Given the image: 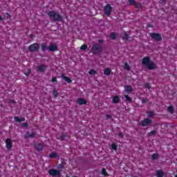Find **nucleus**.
I'll return each mask as SVG.
<instances>
[{"label": "nucleus", "instance_id": "f8f14e48", "mask_svg": "<svg viewBox=\"0 0 177 177\" xmlns=\"http://www.w3.org/2000/svg\"><path fill=\"white\" fill-rule=\"evenodd\" d=\"M77 103L80 106H82V104H86V100H85L84 98H78Z\"/></svg>", "mask_w": 177, "mask_h": 177}, {"label": "nucleus", "instance_id": "a19ab883", "mask_svg": "<svg viewBox=\"0 0 177 177\" xmlns=\"http://www.w3.org/2000/svg\"><path fill=\"white\" fill-rule=\"evenodd\" d=\"M106 120H110V118H111V116L110 115H106Z\"/></svg>", "mask_w": 177, "mask_h": 177}, {"label": "nucleus", "instance_id": "0eeeda50", "mask_svg": "<svg viewBox=\"0 0 177 177\" xmlns=\"http://www.w3.org/2000/svg\"><path fill=\"white\" fill-rule=\"evenodd\" d=\"M150 37L152 38V39H154L155 41H161V39H162L161 38V35H160V34L158 33L152 32L150 34Z\"/></svg>", "mask_w": 177, "mask_h": 177}, {"label": "nucleus", "instance_id": "9d476101", "mask_svg": "<svg viewBox=\"0 0 177 177\" xmlns=\"http://www.w3.org/2000/svg\"><path fill=\"white\" fill-rule=\"evenodd\" d=\"M47 67L48 66L46 65H39L37 67V71H39L40 73H44V71H45V70H46Z\"/></svg>", "mask_w": 177, "mask_h": 177}, {"label": "nucleus", "instance_id": "412c9836", "mask_svg": "<svg viewBox=\"0 0 177 177\" xmlns=\"http://www.w3.org/2000/svg\"><path fill=\"white\" fill-rule=\"evenodd\" d=\"M124 97L126 99L127 102H129V103H131V102H132V98L130 97L128 95L125 94L124 95Z\"/></svg>", "mask_w": 177, "mask_h": 177}, {"label": "nucleus", "instance_id": "4be33fe9", "mask_svg": "<svg viewBox=\"0 0 177 177\" xmlns=\"http://www.w3.org/2000/svg\"><path fill=\"white\" fill-rule=\"evenodd\" d=\"M46 49H48V45L46 44H41V50L43 52H45V50H46Z\"/></svg>", "mask_w": 177, "mask_h": 177}, {"label": "nucleus", "instance_id": "393cba45", "mask_svg": "<svg viewBox=\"0 0 177 177\" xmlns=\"http://www.w3.org/2000/svg\"><path fill=\"white\" fill-rule=\"evenodd\" d=\"M50 158H56L57 157V153L53 152L49 156Z\"/></svg>", "mask_w": 177, "mask_h": 177}, {"label": "nucleus", "instance_id": "f704fd0d", "mask_svg": "<svg viewBox=\"0 0 177 177\" xmlns=\"http://www.w3.org/2000/svg\"><path fill=\"white\" fill-rule=\"evenodd\" d=\"M118 136H119V138H124V134H122V132H119Z\"/></svg>", "mask_w": 177, "mask_h": 177}, {"label": "nucleus", "instance_id": "bb28decb", "mask_svg": "<svg viewBox=\"0 0 177 177\" xmlns=\"http://www.w3.org/2000/svg\"><path fill=\"white\" fill-rule=\"evenodd\" d=\"M152 160H157L158 158V153H153L151 156Z\"/></svg>", "mask_w": 177, "mask_h": 177}, {"label": "nucleus", "instance_id": "2eb2a0df", "mask_svg": "<svg viewBox=\"0 0 177 177\" xmlns=\"http://www.w3.org/2000/svg\"><path fill=\"white\" fill-rule=\"evenodd\" d=\"M104 75H110L111 74V69L109 68H105L104 71Z\"/></svg>", "mask_w": 177, "mask_h": 177}, {"label": "nucleus", "instance_id": "c756f323", "mask_svg": "<svg viewBox=\"0 0 177 177\" xmlns=\"http://www.w3.org/2000/svg\"><path fill=\"white\" fill-rule=\"evenodd\" d=\"M123 39H126L127 41L129 40V37H128V33H127V32H124V35L123 37Z\"/></svg>", "mask_w": 177, "mask_h": 177}, {"label": "nucleus", "instance_id": "c03bdc74", "mask_svg": "<svg viewBox=\"0 0 177 177\" xmlns=\"http://www.w3.org/2000/svg\"><path fill=\"white\" fill-rule=\"evenodd\" d=\"M146 102H147V99H143L142 101V103H146Z\"/></svg>", "mask_w": 177, "mask_h": 177}, {"label": "nucleus", "instance_id": "de8ad7c7", "mask_svg": "<svg viewBox=\"0 0 177 177\" xmlns=\"http://www.w3.org/2000/svg\"><path fill=\"white\" fill-rule=\"evenodd\" d=\"M136 6H137V8H139V6H142V4L139 3Z\"/></svg>", "mask_w": 177, "mask_h": 177}, {"label": "nucleus", "instance_id": "09e8293b", "mask_svg": "<svg viewBox=\"0 0 177 177\" xmlns=\"http://www.w3.org/2000/svg\"><path fill=\"white\" fill-rule=\"evenodd\" d=\"M28 72L29 74H30L31 70L28 69Z\"/></svg>", "mask_w": 177, "mask_h": 177}, {"label": "nucleus", "instance_id": "cd10ccee", "mask_svg": "<svg viewBox=\"0 0 177 177\" xmlns=\"http://www.w3.org/2000/svg\"><path fill=\"white\" fill-rule=\"evenodd\" d=\"M53 95L54 97H57V96H59V93H57V91L53 90Z\"/></svg>", "mask_w": 177, "mask_h": 177}, {"label": "nucleus", "instance_id": "f257e3e1", "mask_svg": "<svg viewBox=\"0 0 177 177\" xmlns=\"http://www.w3.org/2000/svg\"><path fill=\"white\" fill-rule=\"evenodd\" d=\"M142 64L147 68V70H155V68H157V66L154 62L151 60H150V58L149 57H144L142 60Z\"/></svg>", "mask_w": 177, "mask_h": 177}, {"label": "nucleus", "instance_id": "9b49d317", "mask_svg": "<svg viewBox=\"0 0 177 177\" xmlns=\"http://www.w3.org/2000/svg\"><path fill=\"white\" fill-rule=\"evenodd\" d=\"M48 49L50 50V52H55L57 50V46H56V44H50Z\"/></svg>", "mask_w": 177, "mask_h": 177}, {"label": "nucleus", "instance_id": "7c9ffc66", "mask_svg": "<svg viewBox=\"0 0 177 177\" xmlns=\"http://www.w3.org/2000/svg\"><path fill=\"white\" fill-rule=\"evenodd\" d=\"M80 49L82 50H86V49H88V46H86V44H84L82 45L81 47H80Z\"/></svg>", "mask_w": 177, "mask_h": 177}, {"label": "nucleus", "instance_id": "a878e982", "mask_svg": "<svg viewBox=\"0 0 177 177\" xmlns=\"http://www.w3.org/2000/svg\"><path fill=\"white\" fill-rule=\"evenodd\" d=\"M147 117H153V116H154V112H153V111H148V112H147Z\"/></svg>", "mask_w": 177, "mask_h": 177}, {"label": "nucleus", "instance_id": "4c0bfd02", "mask_svg": "<svg viewBox=\"0 0 177 177\" xmlns=\"http://www.w3.org/2000/svg\"><path fill=\"white\" fill-rule=\"evenodd\" d=\"M52 82H57V79L56 77H53Z\"/></svg>", "mask_w": 177, "mask_h": 177}, {"label": "nucleus", "instance_id": "4468645a", "mask_svg": "<svg viewBox=\"0 0 177 177\" xmlns=\"http://www.w3.org/2000/svg\"><path fill=\"white\" fill-rule=\"evenodd\" d=\"M35 149L38 151H41L44 150V145L42 144H37L35 145Z\"/></svg>", "mask_w": 177, "mask_h": 177}, {"label": "nucleus", "instance_id": "20e7f679", "mask_svg": "<svg viewBox=\"0 0 177 177\" xmlns=\"http://www.w3.org/2000/svg\"><path fill=\"white\" fill-rule=\"evenodd\" d=\"M113 10V8L110 4H107L104 7V15L107 16L108 17H110V15Z\"/></svg>", "mask_w": 177, "mask_h": 177}, {"label": "nucleus", "instance_id": "7ed1b4c3", "mask_svg": "<svg viewBox=\"0 0 177 177\" xmlns=\"http://www.w3.org/2000/svg\"><path fill=\"white\" fill-rule=\"evenodd\" d=\"M102 50H103V47L101 45L97 44H94L91 47V52L93 53V55H97L99 53H102Z\"/></svg>", "mask_w": 177, "mask_h": 177}, {"label": "nucleus", "instance_id": "ddd939ff", "mask_svg": "<svg viewBox=\"0 0 177 177\" xmlns=\"http://www.w3.org/2000/svg\"><path fill=\"white\" fill-rule=\"evenodd\" d=\"M133 88L132 86H124V92H126V93H131V92H132Z\"/></svg>", "mask_w": 177, "mask_h": 177}, {"label": "nucleus", "instance_id": "3c124183", "mask_svg": "<svg viewBox=\"0 0 177 177\" xmlns=\"http://www.w3.org/2000/svg\"><path fill=\"white\" fill-rule=\"evenodd\" d=\"M25 75H28V74L25 73Z\"/></svg>", "mask_w": 177, "mask_h": 177}, {"label": "nucleus", "instance_id": "2f4dec72", "mask_svg": "<svg viewBox=\"0 0 177 177\" xmlns=\"http://www.w3.org/2000/svg\"><path fill=\"white\" fill-rule=\"evenodd\" d=\"M102 175H104V176H107L109 174H107V171H106V169H102Z\"/></svg>", "mask_w": 177, "mask_h": 177}, {"label": "nucleus", "instance_id": "aec40b11", "mask_svg": "<svg viewBox=\"0 0 177 177\" xmlns=\"http://www.w3.org/2000/svg\"><path fill=\"white\" fill-rule=\"evenodd\" d=\"M120 102V97L118 96H115L113 97V103L117 104Z\"/></svg>", "mask_w": 177, "mask_h": 177}, {"label": "nucleus", "instance_id": "79ce46f5", "mask_svg": "<svg viewBox=\"0 0 177 177\" xmlns=\"http://www.w3.org/2000/svg\"><path fill=\"white\" fill-rule=\"evenodd\" d=\"M65 136H66V135L61 136V140H64V137Z\"/></svg>", "mask_w": 177, "mask_h": 177}, {"label": "nucleus", "instance_id": "473e14b6", "mask_svg": "<svg viewBox=\"0 0 177 177\" xmlns=\"http://www.w3.org/2000/svg\"><path fill=\"white\" fill-rule=\"evenodd\" d=\"M110 37L111 39H115V33L114 32L111 33Z\"/></svg>", "mask_w": 177, "mask_h": 177}, {"label": "nucleus", "instance_id": "dca6fc26", "mask_svg": "<svg viewBox=\"0 0 177 177\" xmlns=\"http://www.w3.org/2000/svg\"><path fill=\"white\" fill-rule=\"evenodd\" d=\"M14 118L15 121H16L17 122H21L23 121H26V119L24 118H19V117L15 116Z\"/></svg>", "mask_w": 177, "mask_h": 177}, {"label": "nucleus", "instance_id": "39448f33", "mask_svg": "<svg viewBox=\"0 0 177 177\" xmlns=\"http://www.w3.org/2000/svg\"><path fill=\"white\" fill-rule=\"evenodd\" d=\"M39 49V44H33L28 47L29 52H37Z\"/></svg>", "mask_w": 177, "mask_h": 177}, {"label": "nucleus", "instance_id": "ea45409f", "mask_svg": "<svg viewBox=\"0 0 177 177\" xmlns=\"http://www.w3.org/2000/svg\"><path fill=\"white\" fill-rule=\"evenodd\" d=\"M145 87H146V88H148L149 89H150V84H149V83H147V84H145Z\"/></svg>", "mask_w": 177, "mask_h": 177}, {"label": "nucleus", "instance_id": "8fccbe9b", "mask_svg": "<svg viewBox=\"0 0 177 177\" xmlns=\"http://www.w3.org/2000/svg\"><path fill=\"white\" fill-rule=\"evenodd\" d=\"M11 103H12L13 104H15V101H11Z\"/></svg>", "mask_w": 177, "mask_h": 177}, {"label": "nucleus", "instance_id": "1a4fd4ad", "mask_svg": "<svg viewBox=\"0 0 177 177\" xmlns=\"http://www.w3.org/2000/svg\"><path fill=\"white\" fill-rule=\"evenodd\" d=\"M151 122V120L149 118H145L141 122V125L142 127H147V125H150Z\"/></svg>", "mask_w": 177, "mask_h": 177}, {"label": "nucleus", "instance_id": "b1692460", "mask_svg": "<svg viewBox=\"0 0 177 177\" xmlns=\"http://www.w3.org/2000/svg\"><path fill=\"white\" fill-rule=\"evenodd\" d=\"M168 111H169V113H170L171 114H174V106H169L168 107Z\"/></svg>", "mask_w": 177, "mask_h": 177}, {"label": "nucleus", "instance_id": "37998d69", "mask_svg": "<svg viewBox=\"0 0 177 177\" xmlns=\"http://www.w3.org/2000/svg\"><path fill=\"white\" fill-rule=\"evenodd\" d=\"M99 44H103L104 42V40L100 39L98 40Z\"/></svg>", "mask_w": 177, "mask_h": 177}, {"label": "nucleus", "instance_id": "f3484780", "mask_svg": "<svg viewBox=\"0 0 177 177\" xmlns=\"http://www.w3.org/2000/svg\"><path fill=\"white\" fill-rule=\"evenodd\" d=\"M156 176L157 177H163L164 172L162 170H157L156 171Z\"/></svg>", "mask_w": 177, "mask_h": 177}, {"label": "nucleus", "instance_id": "c9c22d12", "mask_svg": "<svg viewBox=\"0 0 177 177\" xmlns=\"http://www.w3.org/2000/svg\"><path fill=\"white\" fill-rule=\"evenodd\" d=\"M156 133V131H151V132L149 133V135L150 136H153V135H154Z\"/></svg>", "mask_w": 177, "mask_h": 177}, {"label": "nucleus", "instance_id": "f03ea898", "mask_svg": "<svg viewBox=\"0 0 177 177\" xmlns=\"http://www.w3.org/2000/svg\"><path fill=\"white\" fill-rule=\"evenodd\" d=\"M48 16L51 19H53L54 21H62L63 17L59 15V13L55 11H50L48 12Z\"/></svg>", "mask_w": 177, "mask_h": 177}, {"label": "nucleus", "instance_id": "58836bf2", "mask_svg": "<svg viewBox=\"0 0 177 177\" xmlns=\"http://www.w3.org/2000/svg\"><path fill=\"white\" fill-rule=\"evenodd\" d=\"M5 15H7V17H6V19H10V13H6Z\"/></svg>", "mask_w": 177, "mask_h": 177}, {"label": "nucleus", "instance_id": "603ef678", "mask_svg": "<svg viewBox=\"0 0 177 177\" xmlns=\"http://www.w3.org/2000/svg\"><path fill=\"white\" fill-rule=\"evenodd\" d=\"M175 177H177V175H176Z\"/></svg>", "mask_w": 177, "mask_h": 177}, {"label": "nucleus", "instance_id": "72a5a7b5", "mask_svg": "<svg viewBox=\"0 0 177 177\" xmlns=\"http://www.w3.org/2000/svg\"><path fill=\"white\" fill-rule=\"evenodd\" d=\"M111 148L113 150H117V145H115V143L112 144Z\"/></svg>", "mask_w": 177, "mask_h": 177}, {"label": "nucleus", "instance_id": "5701e85b", "mask_svg": "<svg viewBox=\"0 0 177 177\" xmlns=\"http://www.w3.org/2000/svg\"><path fill=\"white\" fill-rule=\"evenodd\" d=\"M124 70H127V71H129L131 70V67L129 66V64L128 63H124Z\"/></svg>", "mask_w": 177, "mask_h": 177}, {"label": "nucleus", "instance_id": "a18cd8bd", "mask_svg": "<svg viewBox=\"0 0 177 177\" xmlns=\"http://www.w3.org/2000/svg\"><path fill=\"white\" fill-rule=\"evenodd\" d=\"M2 20H3V18L0 15V21H2Z\"/></svg>", "mask_w": 177, "mask_h": 177}, {"label": "nucleus", "instance_id": "a211bd4d", "mask_svg": "<svg viewBox=\"0 0 177 177\" xmlns=\"http://www.w3.org/2000/svg\"><path fill=\"white\" fill-rule=\"evenodd\" d=\"M62 78H63V80H64L66 82H71V79H70L67 76H64V75H61Z\"/></svg>", "mask_w": 177, "mask_h": 177}, {"label": "nucleus", "instance_id": "6e6552de", "mask_svg": "<svg viewBox=\"0 0 177 177\" xmlns=\"http://www.w3.org/2000/svg\"><path fill=\"white\" fill-rule=\"evenodd\" d=\"M13 145V142H12V140L10 138H7L6 140V147L8 150H10L12 149V146Z\"/></svg>", "mask_w": 177, "mask_h": 177}, {"label": "nucleus", "instance_id": "e433bc0d", "mask_svg": "<svg viewBox=\"0 0 177 177\" xmlns=\"http://www.w3.org/2000/svg\"><path fill=\"white\" fill-rule=\"evenodd\" d=\"M129 2L130 5H133V3H135V0H129Z\"/></svg>", "mask_w": 177, "mask_h": 177}, {"label": "nucleus", "instance_id": "49530a36", "mask_svg": "<svg viewBox=\"0 0 177 177\" xmlns=\"http://www.w3.org/2000/svg\"><path fill=\"white\" fill-rule=\"evenodd\" d=\"M22 125L23 127H27V123H24Z\"/></svg>", "mask_w": 177, "mask_h": 177}, {"label": "nucleus", "instance_id": "6ab92c4d", "mask_svg": "<svg viewBox=\"0 0 177 177\" xmlns=\"http://www.w3.org/2000/svg\"><path fill=\"white\" fill-rule=\"evenodd\" d=\"M35 136V133H29L28 132L26 135H25V138H34Z\"/></svg>", "mask_w": 177, "mask_h": 177}, {"label": "nucleus", "instance_id": "c85d7f7f", "mask_svg": "<svg viewBox=\"0 0 177 177\" xmlns=\"http://www.w3.org/2000/svg\"><path fill=\"white\" fill-rule=\"evenodd\" d=\"M88 74H90V75H95L96 74V72L95 70L91 69L88 71Z\"/></svg>", "mask_w": 177, "mask_h": 177}, {"label": "nucleus", "instance_id": "423d86ee", "mask_svg": "<svg viewBox=\"0 0 177 177\" xmlns=\"http://www.w3.org/2000/svg\"><path fill=\"white\" fill-rule=\"evenodd\" d=\"M48 174L51 176H60V170H56V169H49Z\"/></svg>", "mask_w": 177, "mask_h": 177}]
</instances>
